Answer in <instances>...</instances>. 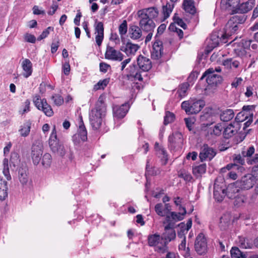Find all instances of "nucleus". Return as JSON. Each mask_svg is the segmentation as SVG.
Returning a JSON list of instances; mask_svg holds the SVG:
<instances>
[{
    "label": "nucleus",
    "instance_id": "34",
    "mask_svg": "<svg viewBox=\"0 0 258 258\" xmlns=\"http://www.w3.org/2000/svg\"><path fill=\"white\" fill-rule=\"evenodd\" d=\"M32 123L30 120L25 122L21 126L19 132L22 137H27L30 132Z\"/></svg>",
    "mask_w": 258,
    "mask_h": 258
},
{
    "label": "nucleus",
    "instance_id": "27",
    "mask_svg": "<svg viewBox=\"0 0 258 258\" xmlns=\"http://www.w3.org/2000/svg\"><path fill=\"white\" fill-rule=\"evenodd\" d=\"M239 3V0H221V6L223 9H233L236 8L237 11Z\"/></svg>",
    "mask_w": 258,
    "mask_h": 258
},
{
    "label": "nucleus",
    "instance_id": "18",
    "mask_svg": "<svg viewBox=\"0 0 258 258\" xmlns=\"http://www.w3.org/2000/svg\"><path fill=\"white\" fill-rule=\"evenodd\" d=\"M128 108V106L126 103H124L120 106H114L113 107L114 117L117 118H123L127 112Z\"/></svg>",
    "mask_w": 258,
    "mask_h": 258
},
{
    "label": "nucleus",
    "instance_id": "61",
    "mask_svg": "<svg viewBox=\"0 0 258 258\" xmlns=\"http://www.w3.org/2000/svg\"><path fill=\"white\" fill-rule=\"evenodd\" d=\"M25 40L27 42L34 43L36 41V38L33 35L27 33L25 35Z\"/></svg>",
    "mask_w": 258,
    "mask_h": 258
},
{
    "label": "nucleus",
    "instance_id": "10",
    "mask_svg": "<svg viewBox=\"0 0 258 258\" xmlns=\"http://www.w3.org/2000/svg\"><path fill=\"white\" fill-rule=\"evenodd\" d=\"M174 228V222L170 221L164 227L165 231L162 234V238L164 241H167V244L176 237L175 231Z\"/></svg>",
    "mask_w": 258,
    "mask_h": 258
},
{
    "label": "nucleus",
    "instance_id": "26",
    "mask_svg": "<svg viewBox=\"0 0 258 258\" xmlns=\"http://www.w3.org/2000/svg\"><path fill=\"white\" fill-rule=\"evenodd\" d=\"M140 48L138 44H133L131 42H127L125 46H122L120 50L124 52L127 55H134Z\"/></svg>",
    "mask_w": 258,
    "mask_h": 258
},
{
    "label": "nucleus",
    "instance_id": "48",
    "mask_svg": "<svg viewBox=\"0 0 258 258\" xmlns=\"http://www.w3.org/2000/svg\"><path fill=\"white\" fill-rule=\"evenodd\" d=\"M234 199H235L234 201V205L237 206H240L242 205L246 202L247 200L246 197L241 193L239 196H238L237 197L234 198Z\"/></svg>",
    "mask_w": 258,
    "mask_h": 258
},
{
    "label": "nucleus",
    "instance_id": "60",
    "mask_svg": "<svg viewBox=\"0 0 258 258\" xmlns=\"http://www.w3.org/2000/svg\"><path fill=\"white\" fill-rule=\"evenodd\" d=\"M179 176L186 181H191L192 179L191 174L185 172L181 173Z\"/></svg>",
    "mask_w": 258,
    "mask_h": 258
},
{
    "label": "nucleus",
    "instance_id": "17",
    "mask_svg": "<svg viewBox=\"0 0 258 258\" xmlns=\"http://www.w3.org/2000/svg\"><path fill=\"white\" fill-rule=\"evenodd\" d=\"M137 61L139 69L144 72H148L152 68L151 60L141 54L138 56Z\"/></svg>",
    "mask_w": 258,
    "mask_h": 258
},
{
    "label": "nucleus",
    "instance_id": "51",
    "mask_svg": "<svg viewBox=\"0 0 258 258\" xmlns=\"http://www.w3.org/2000/svg\"><path fill=\"white\" fill-rule=\"evenodd\" d=\"M127 25L126 20L123 21L122 23L119 25L118 30L121 35H124L127 32Z\"/></svg>",
    "mask_w": 258,
    "mask_h": 258
},
{
    "label": "nucleus",
    "instance_id": "45",
    "mask_svg": "<svg viewBox=\"0 0 258 258\" xmlns=\"http://www.w3.org/2000/svg\"><path fill=\"white\" fill-rule=\"evenodd\" d=\"M175 118V115L173 113L170 111H166L164 116V124L167 125L172 122Z\"/></svg>",
    "mask_w": 258,
    "mask_h": 258
},
{
    "label": "nucleus",
    "instance_id": "53",
    "mask_svg": "<svg viewBox=\"0 0 258 258\" xmlns=\"http://www.w3.org/2000/svg\"><path fill=\"white\" fill-rule=\"evenodd\" d=\"M92 110H97V112L104 114L106 111V106L104 103H100V104H96L95 108Z\"/></svg>",
    "mask_w": 258,
    "mask_h": 258
},
{
    "label": "nucleus",
    "instance_id": "29",
    "mask_svg": "<svg viewBox=\"0 0 258 258\" xmlns=\"http://www.w3.org/2000/svg\"><path fill=\"white\" fill-rule=\"evenodd\" d=\"M128 74L127 77H131L134 78L135 80L142 81L143 78L140 74L139 69L135 64H132L130 66V68L127 69Z\"/></svg>",
    "mask_w": 258,
    "mask_h": 258
},
{
    "label": "nucleus",
    "instance_id": "47",
    "mask_svg": "<svg viewBox=\"0 0 258 258\" xmlns=\"http://www.w3.org/2000/svg\"><path fill=\"white\" fill-rule=\"evenodd\" d=\"M178 227H179L180 230L177 232V235L180 238H184V237H185V234L188 230L186 229L185 224L183 222L180 223L178 225Z\"/></svg>",
    "mask_w": 258,
    "mask_h": 258
},
{
    "label": "nucleus",
    "instance_id": "16",
    "mask_svg": "<svg viewBox=\"0 0 258 258\" xmlns=\"http://www.w3.org/2000/svg\"><path fill=\"white\" fill-rule=\"evenodd\" d=\"M180 208H182V213H176L175 212H171L170 216L166 215V221L164 222V223L165 224V223H167L168 224L169 221L174 222L175 223L177 221L182 220L183 219V216L186 213V211L185 208L182 206H180V207H179V210H180Z\"/></svg>",
    "mask_w": 258,
    "mask_h": 258
},
{
    "label": "nucleus",
    "instance_id": "37",
    "mask_svg": "<svg viewBox=\"0 0 258 258\" xmlns=\"http://www.w3.org/2000/svg\"><path fill=\"white\" fill-rule=\"evenodd\" d=\"M231 218L229 215H224L220 218L219 227L221 230H225L230 224Z\"/></svg>",
    "mask_w": 258,
    "mask_h": 258
},
{
    "label": "nucleus",
    "instance_id": "40",
    "mask_svg": "<svg viewBox=\"0 0 258 258\" xmlns=\"http://www.w3.org/2000/svg\"><path fill=\"white\" fill-rule=\"evenodd\" d=\"M222 64L228 69L238 68L239 62L237 60H233L232 58H228L223 61Z\"/></svg>",
    "mask_w": 258,
    "mask_h": 258
},
{
    "label": "nucleus",
    "instance_id": "7",
    "mask_svg": "<svg viewBox=\"0 0 258 258\" xmlns=\"http://www.w3.org/2000/svg\"><path fill=\"white\" fill-rule=\"evenodd\" d=\"M33 102L37 108L42 110L46 116H52L53 111L51 106L47 103L46 99L41 100L39 95H36L33 98Z\"/></svg>",
    "mask_w": 258,
    "mask_h": 258
},
{
    "label": "nucleus",
    "instance_id": "1",
    "mask_svg": "<svg viewBox=\"0 0 258 258\" xmlns=\"http://www.w3.org/2000/svg\"><path fill=\"white\" fill-rule=\"evenodd\" d=\"M245 15L238 14L232 17L228 21L225 27L224 34L221 35V37L218 36L216 41V46L228 42V39L235 34H237L240 24L243 23L246 20Z\"/></svg>",
    "mask_w": 258,
    "mask_h": 258
},
{
    "label": "nucleus",
    "instance_id": "55",
    "mask_svg": "<svg viewBox=\"0 0 258 258\" xmlns=\"http://www.w3.org/2000/svg\"><path fill=\"white\" fill-rule=\"evenodd\" d=\"M159 154L163 155V157L161 159L162 164L165 165L167 163L168 158H167V154L165 151V150L164 148H160L159 149Z\"/></svg>",
    "mask_w": 258,
    "mask_h": 258
},
{
    "label": "nucleus",
    "instance_id": "33",
    "mask_svg": "<svg viewBox=\"0 0 258 258\" xmlns=\"http://www.w3.org/2000/svg\"><path fill=\"white\" fill-rule=\"evenodd\" d=\"M237 133V129L232 123H230L224 128L223 136L224 138L228 139L235 135Z\"/></svg>",
    "mask_w": 258,
    "mask_h": 258
},
{
    "label": "nucleus",
    "instance_id": "25",
    "mask_svg": "<svg viewBox=\"0 0 258 258\" xmlns=\"http://www.w3.org/2000/svg\"><path fill=\"white\" fill-rule=\"evenodd\" d=\"M142 29L140 26L136 25L130 26L128 34L131 38L134 40L140 39L142 36Z\"/></svg>",
    "mask_w": 258,
    "mask_h": 258
},
{
    "label": "nucleus",
    "instance_id": "13",
    "mask_svg": "<svg viewBox=\"0 0 258 258\" xmlns=\"http://www.w3.org/2000/svg\"><path fill=\"white\" fill-rule=\"evenodd\" d=\"M102 113L97 112V110H91L89 113V119L90 123L94 130L98 129L102 122Z\"/></svg>",
    "mask_w": 258,
    "mask_h": 258
},
{
    "label": "nucleus",
    "instance_id": "2",
    "mask_svg": "<svg viewBox=\"0 0 258 258\" xmlns=\"http://www.w3.org/2000/svg\"><path fill=\"white\" fill-rule=\"evenodd\" d=\"M139 26L144 32L154 31L156 25L153 19L157 18L159 12L155 7H151L138 11L137 13Z\"/></svg>",
    "mask_w": 258,
    "mask_h": 258
},
{
    "label": "nucleus",
    "instance_id": "23",
    "mask_svg": "<svg viewBox=\"0 0 258 258\" xmlns=\"http://www.w3.org/2000/svg\"><path fill=\"white\" fill-rule=\"evenodd\" d=\"M78 138H80L82 141L84 142L87 139V132L85 127V125L82 121V118L81 117V121L79 125V128L78 130V134H76L73 136V141L75 145H77L78 143L75 142V140Z\"/></svg>",
    "mask_w": 258,
    "mask_h": 258
},
{
    "label": "nucleus",
    "instance_id": "41",
    "mask_svg": "<svg viewBox=\"0 0 258 258\" xmlns=\"http://www.w3.org/2000/svg\"><path fill=\"white\" fill-rule=\"evenodd\" d=\"M173 7L174 4H170L169 3H167L166 5L162 7V13L164 15V20L169 17Z\"/></svg>",
    "mask_w": 258,
    "mask_h": 258
},
{
    "label": "nucleus",
    "instance_id": "50",
    "mask_svg": "<svg viewBox=\"0 0 258 258\" xmlns=\"http://www.w3.org/2000/svg\"><path fill=\"white\" fill-rule=\"evenodd\" d=\"M155 211L157 214L160 216L163 217L165 216V212H164L163 205L161 203H159L155 205Z\"/></svg>",
    "mask_w": 258,
    "mask_h": 258
},
{
    "label": "nucleus",
    "instance_id": "38",
    "mask_svg": "<svg viewBox=\"0 0 258 258\" xmlns=\"http://www.w3.org/2000/svg\"><path fill=\"white\" fill-rule=\"evenodd\" d=\"M234 115V113L233 110L226 109L220 114V119L223 121H228L233 118Z\"/></svg>",
    "mask_w": 258,
    "mask_h": 258
},
{
    "label": "nucleus",
    "instance_id": "11",
    "mask_svg": "<svg viewBox=\"0 0 258 258\" xmlns=\"http://www.w3.org/2000/svg\"><path fill=\"white\" fill-rule=\"evenodd\" d=\"M216 154V152L213 148L210 147L207 144H204L201 148L199 157L202 161L207 159L211 160Z\"/></svg>",
    "mask_w": 258,
    "mask_h": 258
},
{
    "label": "nucleus",
    "instance_id": "59",
    "mask_svg": "<svg viewBox=\"0 0 258 258\" xmlns=\"http://www.w3.org/2000/svg\"><path fill=\"white\" fill-rule=\"evenodd\" d=\"M247 239L245 237H240L239 238V243L241 247L247 248L250 247V244L247 242Z\"/></svg>",
    "mask_w": 258,
    "mask_h": 258
},
{
    "label": "nucleus",
    "instance_id": "31",
    "mask_svg": "<svg viewBox=\"0 0 258 258\" xmlns=\"http://www.w3.org/2000/svg\"><path fill=\"white\" fill-rule=\"evenodd\" d=\"M249 116L247 114L244 119H240V116H244V113L243 112H239L235 117V120L237 122H242L245 119L248 118V120L244 123L243 130H245L246 128L248 127L251 122H252L253 113H249Z\"/></svg>",
    "mask_w": 258,
    "mask_h": 258
},
{
    "label": "nucleus",
    "instance_id": "57",
    "mask_svg": "<svg viewBox=\"0 0 258 258\" xmlns=\"http://www.w3.org/2000/svg\"><path fill=\"white\" fill-rule=\"evenodd\" d=\"M233 161L234 162V164H239L241 165H243L244 163V160L243 158L240 155H234L233 157Z\"/></svg>",
    "mask_w": 258,
    "mask_h": 258
},
{
    "label": "nucleus",
    "instance_id": "24",
    "mask_svg": "<svg viewBox=\"0 0 258 258\" xmlns=\"http://www.w3.org/2000/svg\"><path fill=\"white\" fill-rule=\"evenodd\" d=\"M254 5L255 0H248L246 2L239 5L237 12L240 13V14L244 15V13L251 10Z\"/></svg>",
    "mask_w": 258,
    "mask_h": 258
},
{
    "label": "nucleus",
    "instance_id": "54",
    "mask_svg": "<svg viewBox=\"0 0 258 258\" xmlns=\"http://www.w3.org/2000/svg\"><path fill=\"white\" fill-rule=\"evenodd\" d=\"M50 30L53 31V28L51 27H48L47 29L44 30L42 34L37 38V40L40 41L46 38L49 34Z\"/></svg>",
    "mask_w": 258,
    "mask_h": 258
},
{
    "label": "nucleus",
    "instance_id": "8",
    "mask_svg": "<svg viewBox=\"0 0 258 258\" xmlns=\"http://www.w3.org/2000/svg\"><path fill=\"white\" fill-rule=\"evenodd\" d=\"M195 248L197 252L200 255H203L207 252V242L205 235L200 233L197 236L195 242Z\"/></svg>",
    "mask_w": 258,
    "mask_h": 258
},
{
    "label": "nucleus",
    "instance_id": "43",
    "mask_svg": "<svg viewBox=\"0 0 258 258\" xmlns=\"http://www.w3.org/2000/svg\"><path fill=\"white\" fill-rule=\"evenodd\" d=\"M109 82V79H105L99 81L94 86V90L96 91L100 89H104Z\"/></svg>",
    "mask_w": 258,
    "mask_h": 258
},
{
    "label": "nucleus",
    "instance_id": "46",
    "mask_svg": "<svg viewBox=\"0 0 258 258\" xmlns=\"http://www.w3.org/2000/svg\"><path fill=\"white\" fill-rule=\"evenodd\" d=\"M189 86L188 83H184L182 84L178 90V93L180 97H184L185 96L186 91Z\"/></svg>",
    "mask_w": 258,
    "mask_h": 258
},
{
    "label": "nucleus",
    "instance_id": "32",
    "mask_svg": "<svg viewBox=\"0 0 258 258\" xmlns=\"http://www.w3.org/2000/svg\"><path fill=\"white\" fill-rule=\"evenodd\" d=\"M7 181L3 180L0 176V200H4L8 195Z\"/></svg>",
    "mask_w": 258,
    "mask_h": 258
},
{
    "label": "nucleus",
    "instance_id": "62",
    "mask_svg": "<svg viewBox=\"0 0 258 258\" xmlns=\"http://www.w3.org/2000/svg\"><path fill=\"white\" fill-rule=\"evenodd\" d=\"M19 155L16 152H13L11 153V156L10 158V161L12 163H17L19 160Z\"/></svg>",
    "mask_w": 258,
    "mask_h": 258
},
{
    "label": "nucleus",
    "instance_id": "14",
    "mask_svg": "<svg viewBox=\"0 0 258 258\" xmlns=\"http://www.w3.org/2000/svg\"><path fill=\"white\" fill-rule=\"evenodd\" d=\"M106 59L121 61L123 58V55L119 51L115 50L113 47L107 45L105 53Z\"/></svg>",
    "mask_w": 258,
    "mask_h": 258
},
{
    "label": "nucleus",
    "instance_id": "42",
    "mask_svg": "<svg viewBox=\"0 0 258 258\" xmlns=\"http://www.w3.org/2000/svg\"><path fill=\"white\" fill-rule=\"evenodd\" d=\"M231 258H245L246 255L237 247H233L230 250Z\"/></svg>",
    "mask_w": 258,
    "mask_h": 258
},
{
    "label": "nucleus",
    "instance_id": "58",
    "mask_svg": "<svg viewBox=\"0 0 258 258\" xmlns=\"http://www.w3.org/2000/svg\"><path fill=\"white\" fill-rule=\"evenodd\" d=\"M254 148L251 146L248 148L246 151H243L242 154L244 157H250L254 154Z\"/></svg>",
    "mask_w": 258,
    "mask_h": 258
},
{
    "label": "nucleus",
    "instance_id": "3",
    "mask_svg": "<svg viewBox=\"0 0 258 258\" xmlns=\"http://www.w3.org/2000/svg\"><path fill=\"white\" fill-rule=\"evenodd\" d=\"M206 78L208 86L206 90L208 92L210 89L215 90L217 86L220 84L223 80L222 77L215 74V70L213 68H209L203 74L200 80Z\"/></svg>",
    "mask_w": 258,
    "mask_h": 258
},
{
    "label": "nucleus",
    "instance_id": "64",
    "mask_svg": "<svg viewBox=\"0 0 258 258\" xmlns=\"http://www.w3.org/2000/svg\"><path fill=\"white\" fill-rule=\"evenodd\" d=\"M247 162L248 164L252 165L253 164H255L256 163L258 162V154H256L254 155V156L248 159L247 160Z\"/></svg>",
    "mask_w": 258,
    "mask_h": 258
},
{
    "label": "nucleus",
    "instance_id": "21",
    "mask_svg": "<svg viewBox=\"0 0 258 258\" xmlns=\"http://www.w3.org/2000/svg\"><path fill=\"white\" fill-rule=\"evenodd\" d=\"M223 127L221 123H217L207 129L206 137L208 139L219 137L221 135Z\"/></svg>",
    "mask_w": 258,
    "mask_h": 258
},
{
    "label": "nucleus",
    "instance_id": "15",
    "mask_svg": "<svg viewBox=\"0 0 258 258\" xmlns=\"http://www.w3.org/2000/svg\"><path fill=\"white\" fill-rule=\"evenodd\" d=\"M242 188L237 182L229 184L226 188V196L229 199H233L241 193Z\"/></svg>",
    "mask_w": 258,
    "mask_h": 258
},
{
    "label": "nucleus",
    "instance_id": "49",
    "mask_svg": "<svg viewBox=\"0 0 258 258\" xmlns=\"http://www.w3.org/2000/svg\"><path fill=\"white\" fill-rule=\"evenodd\" d=\"M51 99L56 105L60 106L63 103V98L58 94H54L52 96Z\"/></svg>",
    "mask_w": 258,
    "mask_h": 258
},
{
    "label": "nucleus",
    "instance_id": "56",
    "mask_svg": "<svg viewBox=\"0 0 258 258\" xmlns=\"http://www.w3.org/2000/svg\"><path fill=\"white\" fill-rule=\"evenodd\" d=\"M226 195V192H214V197L218 202H221Z\"/></svg>",
    "mask_w": 258,
    "mask_h": 258
},
{
    "label": "nucleus",
    "instance_id": "39",
    "mask_svg": "<svg viewBox=\"0 0 258 258\" xmlns=\"http://www.w3.org/2000/svg\"><path fill=\"white\" fill-rule=\"evenodd\" d=\"M225 186L223 179H221V181H219L218 179H216L214 185V192H220V193L221 192H226Z\"/></svg>",
    "mask_w": 258,
    "mask_h": 258
},
{
    "label": "nucleus",
    "instance_id": "22",
    "mask_svg": "<svg viewBox=\"0 0 258 258\" xmlns=\"http://www.w3.org/2000/svg\"><path fill=\"white\" fill-rule=\"evenodd\" d=\"M95 41L98 46H101L104 38V26L102 22H98L95 25Z\"/></svg>",
    "mask_w": 258,
    "mask_h": 258
},
{
    "label": "nucleus",
    "instance_id": "4",
    "mask_svg": "<svg viewBox=\"0 0 258 258\" xmlns=\"http://www.w3.org/2000/svg\"><path fill=\"white\" fill-rule=\"evenodd\" d=\"M49 146L51 151L57 156L63 157L66 154L64 146L61 144L57 138L55 126L54 125L49 139Z\"/></svg>",
    "mask_w": 258,
    "mask_h": 258
},
{
    "label": "nucleus",
    "instance_id": "20",
    "mask_svg": "<svg viewBox=\"0 0 258 258\" xmlns=\"http://www.w3.org/2000/svg\"><path fill=\"white\" fill-rule=\"evenodd\" d=\"M182 134L179 132L173 133L168 137L169 145L172 148L180 146L182 144Z\"/></svg>",
    "mask_w": 258,
    "mask_h": 258
},
{
    "label": "nucleus",
    "instance_id": "12",
    "mask_svg": "<svg viewBox=\"0 0 258 258\" xmlns=\"http://www.w3.org/2000/svg\"><path fill=\"white\" fill-rule=\"evenodd\" d=\"M255 177L251 174H248L241 178L239 181H237L242 189H249L256 183Z\"/></svg>",
    "mask_w": 258,
    "mask_h": 258
},
{
    "label": "nucleus",
    "instance_id": "5",
    "mask_svg": "<svg viewBox=\"0 0 258 258\" xmlns=\"http://www.w3.org/2000/svg\"><path fill=\"white\" fill-rule=\"evenodd\" d=\"M205 103L203 100L191 99L184 101L181 103V107L186 114H193L198 113L205 106Z\"/></svg>",
    "mask_w": 258,
    "mask_h": 258
},
{
    "label": "nucleus",
    "instance_id": "63",
    "mask_svg": "<svg viewBox=\"0 0 258 258\" xmlns=\"http://www.w3.org/2000/svg\"><path fill=\"white\" fill-rule=\"evenodd\" d=\"M251 42L252 40H251L243 39L241 40L242 46L244 49H249Z\"/></svg>",
    "mask_w": 258,
    "mask_h": 258
},
{
    "label": "nucleus",
    "instance_id": "52",
    "mask_svg": "<svg viewBox=\"0 0 258 258\" xmlns=\"http://www.w3.org/2000/svg\"><path fill=\"white\" fill-rule=\"evenodd\" d=\"M176 15V14H175L173 17L174 23L177 24L178 26H180L183 29H186L187 27L186 24L183 22V21L181 19L177 17Z\"/></svg>",
    "mask_w": 258,
    "mask_h": 258
},
{
    "label": "nucleus",
    "instance_id": "36",
    "mask_svg": "<svg viewBox=\"0 0 258 258\" xmlns=\"http://www.w3.org/2000/svg\"><path fill=\"white\" fill-rule=\"evenodd\" d=\"M184 10L187 13L194 15L196 12V8L192 0H184L183 3Z\"/></svg>",
    "mask_w": 258,
    "mask_h": 258
},
{
    "label": "nucleus",
    "instance_id": "9",
    "mask_svg": "<svg viewBox=\"0 0 258 258\" xmlns=\"http://www.w3.org/2000/svg\"><path fill=\"white\" fill-rule=\"evenodd\" d=\"M43 153V146L39 142L34 143L31 147V157L34 165L39 164Z\"/></svg>",
    "mask_w": 258,
    "mask_h": 258
},
{
    "label": "nucleus",
    "instance_id": "30",
    "mask_svg": "<svg viewBox=\"0 0 258 258\" xmlns=\"http://www.w3.org/2000/svg\"><path fill=\"white\" fill-rule=\"evenodd\" d=\"M22 67L24 71L23 76L27 78L32 73V64L31 61L27 58L25 59L22 62Z\"/></svg>",
    "mask_w": 258,
    "mask_h": 258
},
{
    "label": "nucleus",
    "instance_id": "44",
    "mask_svg": "<svg viewBox=\"0 0 258 258\" xmlns=\"http://www.w3.org/2000/svg\"><path fill=\"white\" fill-rule=\"evenodd\" d=\"M51 155L49 153H45L42 158V164L45 167H48L51 164Z\"/></svg>",
    "mask_w": 258,
    "mask_h": 258
},
{
    "label": "nucleus",
    "instance_id": "19",
    "mask_svg": "<svg viewBox=\"0 0 258 258\" xmlns=\"http://www.w3.org/2000/svg\"><path fill=\"white\" fill-rule=\"evenodd\" d=\"M163 53L162 41L156 40L153 45V50L151 52V57L154 59H159Z\"/></svg>",
    "mask_w": 258,
    "mask_h": 258
},
{
    "label": "nucleus",
    "instance_id": "6",
    "mask_svg": "<svg viewBox=\"0 0 258 258\" xmlns=\"http://www.w3.org/2000/svg\"><path fill=\"white\" fill-rule=\"evenodd\" d=\"M148 244L150 246L155 247V251L158 253H164L168 251L167 241H164L162 236L155 234L148 236Z\"/></svg>",
    "mask_w": 258,
    "mask_h": 258
},
{
    "label": "nucleus",
    "instance_id": "35",
    "mask_svg": "<svg viewBox=\"0 0 258 258\" xmlns=\"http://www.w3.org/2000/svg\"><path fill=\"white\" fill-rule=\"evenodd\" d=\"M206 164L205 163L196 166L192 168V173L197 177H201L206 171Z\"/></svg>",
    "mask_w": 258,
    "mask_h": 258
},
{
    "label": "nucleus",
    "instance_id": "28",
    "mask_svg": "<svg viewBox=\"0 0 258 258\" xmlns=\"http://www.w3.org/2000/svg\"><path fill=\"white\" fill-rule=\"evenodd\" d=\"M18 177L20 182L22 185H26L28 180V168L26 166H22L18 171Z\"/></svg>",
    "mask_w": 258,
    "mask_h": 258
}]
</instances>
